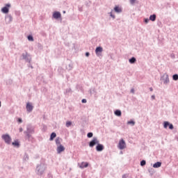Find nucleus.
Here are the masks:
<instances>
[{
  "label": "nucleus",
  "instance_id": "1",
  "mask_svg": "<svg viewBox=\"0 0 178 178\" xmlns=\"http://www.w3.org/2000/svg\"><path fill=\"white\" fill-rule=\"evenodd\" d=\"M47 163H45V160H41L39 164H37L36 168L35 170V172L38 176H42L44 173H45V170H47Z\"/></svg>",
  "mask_w": 178,
  "mask_h": 178
},
{
  "label": "nucleus",
  "instance_id": "2",
  "mask_svg": "<svg viewBox=\"0 0 178 178\" xmlns=\"http://www.w3.org/2000/svg\"><path fill=\"white\" fill-rule=\"evenodd\" d=\"M35 133V127L33 126L31 124H27L26 131H24L25 134V138L30 140L31 138V135Z\"/></svg>",
  "mask_w": 178,
  "mask_h": 178
},
{
  "label": "nucleus",
  "instance_id": "3",
  "mask_svg": "<svg viewBox=\"0 0 178 178\" xmlns=\"http://www.w3.org/2000/svg\"><path fill=\"white\" fill-rule=\"evenodd\" d=\"M22 60H25L27 63H31V56L29 53L25 51L24 53L22 54Z\"/></svg>",
  "mask_w": 178,
  "mask_h": 178
},
{
  "label": "nucleus",
  "instance_id": "4",
  "mask_svg": "<svg viewBox=\"0 0 178 178\" xmlns=\"http://www.w3.org/2000/svg\"><path fill=\"white\" fill-rule=\"evenodd\" d=\"M2 140H3L4 143L6 144H8V145H10V143H12V137H10V135L9 134H5L1 136Z\"/></svg>",
  "mask_w": 178,
  "mask_h": 178
},
{
  "label": "nucleus",
  "instance_id": "5",
  "mask_svg": "<svg viewBox=\"0 0 178 178\" xmlns=\"http://www.w3.org/2000/svg\"><path fill=\"white\" fill-rule=\"evenodd\" d=\"M99 142V140H98V138L97 137H94L92 138V140H91L89 142L88 145L90 147V148H94V147H95V145H97Z\"/></svg>",
  "mask_w": 178,
  "mask_h": 178
},
{
  "label": "nucleus",
  "instance_id": "6",
  "mask_svg": "<svg viewBox=\"0 0 178 178\" xmlns=\"http://www.w3.org/2000/svg\"><path fill=\"white\" fill-rule=\"evenodd\" d=\"M163 126L164 127V129H168L170 130H173V129H175V127L173 126V124L169 122V121H164L163 123Z\"/></svg>",
  "mask_w": 178,
  "mask_h": 178
},
{
  "label": "nucleus",
  "instance_id": "7",
  "mask_svg": "<svg viewBox=\"0 0 178 178\" xmlns=\"http://www.w3.org/2000/svg\"><path fill=\"white\" fill-rule=\"evenodd\" d=\"M52 17L56 19V20H59V19L62 20V14L59 11H54L53 13Z\"/></svg>",
  "mask_w": 178,
  "mask_h": 178
},
{
  "label": "nucleus",
  "instance_id": "8",
  "mask_svg": "<svg viewBox=\"0 0 178 178\" xmlns=\"http://www.w3.org/2000/svg\"><path fill=\"white\" fill-rule=\"evenodd\" d=\"M10 8V3H6L5 6L1 8L2 13H5V15H8L9 13V8Z\"/></svg>",
  "mask_w": 178,
  "mask_h": 178
},
{
  "label": "nucleus",
  "instance_id": "9",
  "mask_svg": "<svg viewBox=\"0 0 178 178\" xmlns=\"http://www.w3.org/2000/svg\"><path fill=\"white\" fill-rule=\"evenodd\" d=\"M161 80L163 81V84H169L170 81H169V75L167 74H164L161 77Z\"/></svg>",
  "mask_w": 178,
  "mask_h": 178
},
{
  "label": "nucleus",
  "instance_id": "10",
  "mask_svg": "<svg viewBox=\"0 0 178 178\" xmlns=\"http://www.w3.org/2000/svg\"><path fill=\"white\" fill-rule=\"evenodd\" d=\"M119 149H124L126 148V142L123 139H120L118 143Z\"/></svg>",
  "mask_w": 178,
  "mask_h": 178
},
{
  "label": "nucleus",
  "instance_id": "11",
  "mask_svg": "<svg viewBox=\"0 0 178 178\" xmlns=\"http://www.w3.org/2000/svg\"><path fill=\"white\" fill-rule=\"evenodd\" d=\"M102 51H104V49L102 48V47L101 46L97 47L95 49V54L97 56H101V55H102Z\"/></svg>",
  "mask_w": 178,
  "mask_h": 178
},
{
  "label": "nucleus",
  "instance_id": "12",
  "mask_svg": "<svg viewBox=\"0 0 178 178\" xmlns=\"http://www.w3.org/2000/svg\"><path fill=\"white\" fill-rule=\"evenodd\" d=\"M104 148H105V147L104 146V145L99 143V142L96 145V151L97 152H102V151H104Z\"/></svg>",
  "mask_w": 178,
  "mask_h": 178
},
{
  "label": "nucleus",
  "instance_id": "13",
  "mask_svg": "<svg viewBox=\"0 0 178 178\" xmlns=\"http://www.w3.org/2000/svg\"><path fill=\"white\" fill-rule=\"evenodd\" d=\"M65 149V146H63V145H59L58 146H57L56 148L57 154H62V152H63Z\"/></svg>",
  "mask_w": 178,
  "mask_h": 178
},
{
  "label": "nucleus",
  "instance_id": "14",
  "mask_svg": "<svg viewBox=\"0 0 178 178\" xmlns=\"http://www.w3.org/2000/svg\"><path fill=\"white\" fill-rule=\"evenodd\" d=\"M33 109H34V106L30 102L26 103V111L30 113V112H33Z\"/></svg>",
  "mask_w": 178,
  "mask_h": 178
},
{
  "label": "nucleus",
  "instance_id": "15",
  "mask_svg": "<svg viewBox=\"0 0 178 178\" xmlns=\"http://www.w3.org/2000/svg\"><path fill=\"white\" fill-rule=\"evenodd\" d=\"M113 10L115 13H122L123 12V9L119 6H115Z\"/></svg>",
  "mask_w": 178,
  "mask_h": 178
},
{
  "label": "nucleus",
  "instance_id": "16",
  "mask_svg": "<svg viewBox=\"0 0 178 178\" xmlns=\"http://www.w3.org/2000/svg\"><path fill=\"white\" fill-rule=\"evenodd\" d=\"M5 19L6 22H7V23H10L13 20V17H12L11 15H7L5 17Z\"/></svg>",
  "mask_w": 178,
  "mask_h": 178
},
{
  "label": "nucleus",
  "instance_id": "17",
  "mask_svg": "<svg viewBox=\"0 0 178 178\" xmlns=\"http://www.w3.org/2000/svg\"><path fill=\"white\" fill-rule=\"evenodd\" d=\"M12 145H13V147L19 148V147H20V142L19 141V140L17 139L12 143Z\"/></svg>",
  "mask_w": 178,
  "mask_h": 178
},
{
  "label": "nucleus",
  "instance_id": "18",
  "mask_svg": "<svg viewBox=\"0 0 178 178\" xmlns=\"http://www.w3.org/2000/svg\"><path fill=\"white\" fill-rule=\"evenodd\" d=\"M162 166V162L161 161H157L153 164V168L155 169H158V168H161Z\"/></svg>",
  "mask_w": 178,
  "mask_h": 178
},
{
  "label": "nucleus",
  "instance_id": "19",
  "mask_svg": "<svg viewBox=\"0 0 178 178\" xmlns=\"http://www.w3.org/2000/svg\"><path fill=\"white\" fill-rule=\"evenodd\" d=\"M88 162H82L79 166V168H81V169H84L86 168H88Z\"/></svg>",
  "mask_w": 178,
  "mask_h": 178
},
{
  "label": "nucleus",
  "instance_id": "20",
  "mask_svg": "<svg viewBox=\"0 0 178 178\" xmlns=\"http://www.w3.org/2000/svg\"><path fill=\"white\" fill-rule=\"evenodd\" d=\"M129 62L131 65H134V63L137 62V58H136V57H131L129 59Z\"/></svg>",
  "mask_w": 178,
  "mask_h": 178
},
{
  "label": "nucleus",
  "instance_id": "21",
  "mask_svg": "<svg viewBox=\"0 0 178 178\" xmlns=\"http://www.w3.org/2000/svg\"><path fill=\"white\" fill-rule=\"evenodd\" d=\"M149 20H151V22H155L156 20V15L152 14L149 16Z\"/></svg>",
  "mask_w": 178,
  "mask_h": 178
},
{
  "label": "nucleus",
  "instance_id": "22",
  "mask_svg": "<svg viewBox=\"0 0 178 178\" xmlns=\"http://www.w3.org/2000/svg\"><path fill=\"white\" fill-rule=\"evenodd\" d=\"M56 137V133L52 132L50 134L49 141H54V139Z\"/></svg>",
  "mask_w": 178,
  "mask_h": 178
},
{
  "label": "nucleus",
  "instance_id": "23",
  "mask_svg": "<svg viewBox=\"0 0 178 178\" xmlns=\"http://www.w3.org/2000/svg\"><path fill=\"white\" fill-rule=\"evenodd\" d=\"M114 114L115 115V116L120 117L122 116V111L117 109L114 111Z\"/></svg>",
  "mask_w": 178,
  "mask_h": 178
},
{
  "label": "nucleus",
  "instance_id": "24",
  "mask_svg": "<svg viewBox=\"0 0 178 178\" xmlns=\"http://www.w3.org/2000/svg\"><path fill=\"white\" fill-rule=\"evenodd\" d=\"M29 159V154L27 153H24L23 161H24L25 162H27Z\"/></svg>",
  "mask_w": 178,
  "mask_h": 178
},
{
  "label": "nucleus",
  "instance_id": "25",
  "mask_svg": "<svg viewBox=\"0 0 178 178\" xmlns=\"http://www.w3.org/2000/svg\"><path fill=\"white\" fill-rule=\"evenodd\" d=\"M56 145H57V147L59 145H62V144H60V140L59 137L56 138Z\"/></svg>",
  "mask_w": 178,
  "mask_h": 178
},
{
  "label": "nucleus",
  "instance_id": "26",
  "mask_svg": "<svg viewBox=\"0 0 178 178\" xmlns=\"http://www.w3.org/2000/svg\"><path fill=\"white\" fill-rule=\"evenodd\" d=\"M37 48H38V49L41 51L42 49H44V47L42 46V44L41 43H38Z\"/></svg>",
  "mask_w": 178,
  "mask_h": 178
},
{
  "label": "nucleus",
  "instance_id": "27",
  "mask_svg": "<svg viewBox=\"0 0 178 178\" xmlns=\"http://www.w3.org/2000/svg\"><path fill=\"white\" fill-rule=\"evenodd\" d=\"M172 80H174V81H177L178 80V74H175L172 75Z\"/></svg>",
  "mask_w": 178,
  "mask_h": 178
},
{
  "label": "nucleus",
  "instance_id": "28",
  "mask_svg": "<svg viewBox=\"0 0 178 178\" xmlns=\"http://www.w3.org/2000/svg\"><path fill=\"white\" fill-rule=\"evenodd\" d=\"M95 92H96L95 88H92L89 90V93L90 94V95H92V94H94Z\"/></svg>",
  "mask_w": 178,
  "mask_h": 178
},
{
  "label": "nucleus",
  "instance_id": "29",
  "mask_svg": "<svg viewBox=\"0 0 178 178\" xmlns=\"http://www.w3.org/2000/svg\"><path fill=\"white\" fill-rule=\"evenodd\" d=\"M140 166L144 167L147 165V161L145 160H142L140 161Z\"/></svg>",
  "mask_w": 178,
  "mask_h": 178
},
{
  "label": "nucleus",
  "instance_id": "30",
  "mask_svg": "<svg viewBox=\"0 0 178 178\" xmlns=\"http://www.w3.org/2000/svg\"><path fill=\"white\" fill-rule=\"evenodd\" d=\"M127 124H131V126H134V124H136V122L133 120H130L127 122Z\"/></svg>",
  "mask_w": 178,
  "mask_h": 178
},
{
  "label": "nucleus",
  "instance_id": "31",
  "mask_svg": "<svg viewBox=\"0 0 178 178\" xmlns=\"http://www.w3.org/2000/svg\"><path fill=\"white\" fill-rule=\"evenodd\" d=\"M27 38L29 41H34V37H33V35H29Z\"/></svg>",
  "mask_w": 178,
  "mask_h": 178
},
{
  "label": "nucleus",
  "instance_id": "32",
  "mask_svg": "<svg viewBox=\"0 0 178 178\" xmlns=\"http://www.w3.org/2000/svg\"><path fill=\"white\" fill-rule=\"evenodd\" d=\"M93 136H94V134L92 132H89L87 134L88 138H92Z\"/></svg>",
  "mask_w": 178,
  "mask_h": 178
},
{
  "label": "nucleus",
  "instance_id": "33",
  "mask_svg": "<svg viewBox=\"0 0 178 178\" xmlns=\"http://www.w3.org/2000/svg\"><path fill=\"white\" fill-rule=\"evenodd\" d=\"M113 10H111V11L110 13H108V15H110V17H112V19H115V15H113V13H112Z\"/></svg>",
  "mask_w": 178,
  "mask_h": 178
},
{
  "label": "nucleus",
  "instance_id": "34",
  "mask_svg": "<svg viewBox=\"0 0 178 178\" xmlns=\"http://www.w3.org/2000/svg\"><path fill=\"white\" fill-rule=\"evenodd\" d=\"M65 126L66 127H70V126H72V121H67Z\"/></svg>",
  "mask_w": 178,
  "mask_h": 178
},
{
  "label": "nucleus",
  "instance_id": "35",
  "mask_svg": "<svg viewBox=\"0 0 178 178\" xmlns=\"http://www.w3.org/2000/svg\"><path fill=\"white\" fill-rule=\"evenodd\" d=\"M72 93V88H67L65 90V94Z\"/></svg>",
  "mask_w": 178,
  "mask_h": 178
},
{
  "label": "nucleus",
  "instance_id": "36",
  "mask_svg": "<svg viewBox=\"0 0 178 178\" xmlns=\"http://www.w3.org/2000/svg\"><path fill=\"white\" fill-rule=\"evenodd\" d=\"M148 172L151 173V175H154V168H149Z\"/></svg>",
  "mask_w": 178,
  "mask_h": 178
},
{
  "label": "nucleus",
  "instance_id": "37",
  "mask_svg": "<svg viewBox=\"0 0 178 178\" xmlns=\"http://www.w3.org/2000/svg\"><path fill=\"white\" fill-rule=\"evenodd\" d=\"M149 18L148 19V18H145V19H144V22H145V23L146 24H148V23L149 22Z\"/></svg>",
  "mask_w": 178,
  "mask_h": 178
},
{
  "label": "nucleus",
  "instance_id": "38",
  "mask_svg": "<svg viewBox=\"0 0 178 178\" xmlns=\"http://www.w3.org/2000/svg\"><path fill=\"white\" fill-rule=\"evenodd\" d=\"M17 122H18L19 123H23V120L20 118H17Z\"/></svg>",
  "mask_w": 178,
  "mask_h": 178
},
{
  "label": "nucleus",
  "instance_id": "39",
  "mask_svg": "<svg viewBox=\"0 0 178 178\" xmlns=\"http://www.w3.org/2000/svg\"><path fill=\"white\" fill-rule=\"evenodd\" d=\"M27 66H28V67H31V69H33V65H31V63H28Z\"/></svg>",
  "mask_w": 178,
  "mask_h": 178
},
{
  "label": "nucleus",
  "instance_id": "40",
  "mask_svg": "<svg viewBox=\"0 0 178 178\" xmlns=\"http://www.w3.org/2000/svg\"><path fill=\"white\" fill-rule=\"evenodd\" d=\"M81 102H82V104H87V99H83L81 100Z\"/></svg>",
  "mask_w": 178,
  "mask_h": 178
},
{
  "label": "nucleus",
  "instance_id": "41",
  "mask_svg": "<svg viewBox=\"0 0 178 178\" xmlns=\"http://www.w3.org/2000/svg\"><path fill=\"white\" fill-rule=\"evenodd\" d=\"M85 56H86L87 58H88V56H90V52H88V51L86 52Z\"/></svg>",
  "mask_w": 178,
  "mask_h": 178
},
{
  "label": "nucleus",
  "instance_id": "42",
  "mask_svg": "<svg viewBox=\"0 0 178 178\" xmlns=\"http://www.w3.org/2000/svg\"><path fill=\"white\" fill-rule=\"evenodd\" d=\"M47 130V125H43L42 131H45Z\"/></svg>",
  "mask_w": 178,
  "mask_h": 178
},
{
  "label": "nucleus",
  "instance_id": "43",
  "mask_svg": "<svg viewBox=\"0 0 178 178\" xmlns=\"http://www.w3.org/2000/svg\"><path fill=\"white\" fill-rule=\"evenodd\" d=\"M72 69H73V67H72V65L70 64L68 70H72Z\"/></svg>",
  "mask_w": 178,
  "mask_h": 178
},
{
  "label": "nucleus",
  "instance_id": "44",
  "mask_svg": "<svg viewBox=\"0 0 178 178\" xmlns=\"http://www.w3.org/2000/svg\"><path fill=\"white\" fill-rule=\"evenodd\" d=\"M131 3H136V0H130Z\"/></svg>",
  "mask_w": 178,
  "mask_h": 178
},
{
  "label": "nucleus",
  "instance_id": "45",
  "mask_svg": "<svg viewBox=\"0 0 178 178\" xmlns=\"http://www.w3.org/2000/svg\"><path fill=\"white\" fill-rule=\"evenodd\" d=\"M130 92L132 94H134V88L131 89Z\"/></svg>",
  "mask_w": 178,
  "mask_h": 178
},
{
  "label": "nucleus",
  "instance_id": "46",
  "mask_svg": "<svg viewBox=\"0 0 178 178\" xmlns=\"http://www.w3.org/2000/svg\"><path fill=\"white\" fill-rule=\"evenodd\" d=\"M19 133H22V131H23V128H22V127H20V128L19 129Z\"/></svg>",
  "mask_w": 178,
  "mask_h": 178
},
{
  "label": "nucleus",
  "instance_id": "47",
  "mask_svg": "<svg viewBox=\"0 0 178 178\" xmlns=\"http://www.w3.org/2000/svg\"><path fill=\"white\" fill-rule=\"evenodd\" d=\"M151 98H152V99H155V95H152L151 96Z\"/></svg>",
  "mask_w": 178,
  "mask_h": 178
},
{
  "label": "nucleus",
  "instance_id": "48",
  "mask_svg": "<svg viewBox=\"0 0 178 178\" xmlns=\"http://www.w3.org/2000/svg\"><path fill=\"white\" fill-rule=\"evenodd\" d=\"M149 91H154V88H152V87L149 88Z\"/></svg>",
  "mask_w": 178,
  "mask_h": 178
},
{
  "label": "nucleus",
  "instance_id": "49",
  "mask_svg": "<svg viewBox=\"0 0 178 178\" xmlns=\"http://www.w3.org/2000/svg\"><path fill=\"white\" fill-rule=\"evenodd\" d=\"M63 13H66V11H65V10H64V11H63Z\"/></svg>",
  "mask_w": 178,
  "mask_h": 178
},
{
  "label": "nucleus",
  "instance_id": "50",
  "mask_svg": "<svg viewBox=\"0 0 178 178\" xmlns=\"http://www.w3.org/2000/svg\"><path fill=\"white\" fill-rule=\"evenodd\" d=\"M120 154H123V152L121 151V152H120Z\"/></svg>",
  "mask_w": 178,
  "mask_h": 178
},
{
  "label": "nucleus",
  "instance_id": "51",
  "mask_svg": "<svg viewBox=\"0 0 178 178\" xmlns=\"http://www.w3.org/2000/svg\"><path fill=\"white\" fill-rule=\"evenodd\" d=\"M1 102H0V108H1Z\"/></svg>",
  "mask_w": 178,
  "mask_h": 178
},
{
  "label": "nucleus",
  "instance_id": "52",
  "mask_svg": "<svg viewBox=\"0 0 178 178\" xmlns=\"http://www.w3.org/2000/svg\"><path fill=\"white\" fill-rule=\"evenodd\" d=\"M48 177H50L49 174H48Z\"/></svg>",
  "mask_w": 178,
  "mask_h": 178
},
{
  "label": "nucleus",
  "instance_id": "53",
  "mask_svg": "<svg viewBox=\"0 0 178 178\" xmlns=\"http://www.w3.org/2000/svg\"><path fill=\"white\" fill-rule=\"evenodd\" d=\"M80 11H81V9H79Z\"/></svg>",
  "mask_w": 178,
  "mask_h": 178
}]
</instances>
